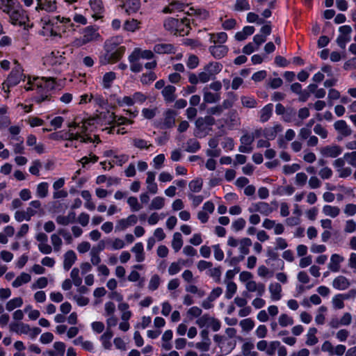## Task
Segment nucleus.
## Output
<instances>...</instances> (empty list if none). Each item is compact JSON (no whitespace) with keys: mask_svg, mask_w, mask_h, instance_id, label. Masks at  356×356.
<instances>
[{"mask_svg":"<svg viewBox=\"0 0 356 356\" xmlns=\"http://www.w3.org/2000/svg\"><path fill=\"white\" fill-rule=\"evenodd\" d=\"M51 242L55 252L60 250L63 242L58 234H53L51 236Z\"/></svg>","mask_w":356,"mask_h":356,"instance_id":"nucleus-57","label":"nucleus"},{"mask_svg":"<svg viewBox=\"0 0 356 356\" xmlns=\"http://www.w3.org/2000/svg\"><path fill=\"white\" fill-rule=\"evenodd\" d=\"M113 336L111 329H106V331L101 336L100 339L102 345L106 349H110L111 347V339Z\"/></svg>","mask_w":356,"mask_h":356,"instance_id":"nucleus-35","label":"nucleus"},{"mask_svg":"<svg viewBox=\"0 0 356 356\" xmlns=\"http://www.w3.org/2000/svg\"><path fill=\"white\" fill-rule=\"evenodd\" d=\"M23 300L20 297L15 298L13 299L10 300L6 305V308L8 311L10 312L15 309L17 307H19L22 305Z\"/></svg>","mask_w":356,"mask_h":356,"instance_id":"nucleus-49","label":"nucleus"},{"mask_svg":"<svg viewBox=\"0 0 356 356\" xmlns=\"http://www.w3.org/2000/svg\"><path fill=\"white\" fill-rule=\"evenodd\" d=\"M270 298L272 300L277 301L282 298V286L279 283H271L268 287Z\"/></svg>","mask_w":356,"mask_h":356,"instance_id":"nucleus-25","label":"nucleus"},{"mask_svg":"<svg viewBox=\"0 0 356 356\" xmlns=\"http://www.w3.org/2000/svg\"><path fill=\"white\" fill-rule=\"evenodd\" d=\"M12 23L16 24L17 23H21L22 19V10L15 8L12 11H10L8 14Z\"/></svg>","mask_w":356,"mask_h":356,"instance_id":"nucleus-41","label":"nucleus"},{"mask_svg":"<svg viewBox=\"0 0 356 356\" xmlns=\"http://www.w3.org/2000/svg\"><path fill=\"white\" fill-rule=\"evenodd\" d=\"M31 275L26 273H22L21 275L13 281L12 285L13 287L17 288L23 284L28 283L31 281Z\"/></svg>","mask_w":356,"mask_h":356,"instance_id":"nucleus-37","label":"nucleus"},{"mask_svg":"<svg viewBox=\"0 0 356 356\" xmlns=\"http://www.w3.org/2000/svg\"><path fill=\"white\" fill-rule=\"evenodd\" d=\"M140 22L137 19L127 20L123 25V29L127 31L134 32L140 29Z\"/></svg>","mask_w":356,"mask_h":356,"instance_id":"nucleus-39","label":"nucleus"},{"mask_svg":"<svg viewBox=\"0 0 356 356\" xmlns=\"http://www.w3.org/2000/svg\"><path fill=\"white\" fill-rule=\"evenodd\" d=\"M221 97L219 93H213L208 90V87L203 88V99L206 103L212 104L220 101Z\"/></svg>","mask_w":356,"mask_h":356,"instance_id":"nucleus-29","label":"nucleus"},{"mask_svg":"<svg viewBox=\"0 0 356 356\" xmlns=\"http://www.w3.org/2000/svg\"><path fill=\"white\" fill-rule=\"evenodd\" d=\"M183 245L181 234L179 232H175L173 235L172 247L175 252H178Z\"/></svg>","mask_w":356,"mask_h":356,"instance_id":"nucleus-46","label":"nucleus"},{"mask_svg":"<svg viewBox=\"0 0 356 356\" xmlns=\"http://www.w3.org/2000/svg\"><path fill=\"white\" fill-rule=\"evenodd\" d=\"M123 38L116 35L107 39L104 43V52L99 56V63L101 65L113 64L123 57L126 48L122 45Z\"/></svg>","mask_w":356,"mask_h":356,"instance_id":"nucleus-1","label":"nucleus"},{"mask_svg":"<svg viewBox=\"0 0 356 356\" xmlns=\"http://www.w3.org/2000/svg\"><path fill=\"white\" fill-rule=\"evenodd\" d=\"M245 289L248 292H257V296L259 297L262 296L266 291L264 284L261 282L257 283L254 280L248 282L245 284Z\"/></svg>","mask_w":356,"mask_h":356,"instance_id":"nucleus-16","label":"nucleus"},{"mask_svg":"<svg viewBox=\"0 0 356 356\" xmlns=\"http://www.w3.org/2000/svg\"><path fill=\"white\" fill-rule=\"evenodd\" d=\"M165 205V199L163 197L157 196L154 197L149 206L150 210H159Z\"/></svg>","mask_w":356,"mask_h":356,"instance_id":"nucleus-44","label":"nucleus"},{"mask_svg":"<svg viewBox=\"0 0 356 356\" xmlns=\"http://www.w3.org/2000/svg\"><path fill=\"white\" fill-rule=\"evenodd\" d=\"M209 51L214 58L220 59L227 55L229 48L224 44H213L209 47Z\"/></svg>","mask_w":356,"mask_h":356,"instance_id":"nucleus-13","label":"nucleus"},{"mask_svg":"<svg viewBox=\"0 0 356 356\" xmlns=\"http://www.w3.org/2000/svg\"><path fill=\"white\" fill-rule=\"evenodd\" d=\"M254 348V344L252 342H245L242 345L241 352L243 356H258V353L252 351Z\"/></svg>","mask_w":356,"mask_h":356,"instance_id":"nucleus-43","label":"nucleus"},{"mask_svg":"<svg viewBox=\"0 0 356 356\" xmlns=\"http://www.w3.org/2000/svg\"><path fill=\"white\" fill-rule=\"evenodd\" d=\"M248 211L250 213L259 212L263 215L268 216L273 211V209L268 203L259 202L252 203L248 208Z\"/></svg>","mask_w":356,"mask_h":356,"instance_id":"nucleus-11","label":"nucleus"},{"mask_svg":"<svg viewBox=\"0 0 356 356\" xmlns=\"http://www.w3.org/2000/svg\"><path fill=\"white\" fill-rule=\"evenodd\" d=\"M296 115V110L292 107H288L282 116V119L284 122H291L295 120Z\"/></svg>","mask_w":356,"mask_h":356,"instance_id":"nucleus-56","label":"nucleus"},{"mask_svg":"<svg viewBox=\"0 0 356 356\" xmlns=\"http://www.w3.org/2000/svg\"><path fill=\"white\" fill-rule=\"evenodd\" d=\"M138 222V217L131 214L126 218H122L117 221L115 225V231H124L127 227L136 225Z\"/></svg>","mask_w":356,"mask_h":356,"instance_id":"nucleus-8","label":"nucleus"},{"mask_svg":"<svg viewBox=\"0 0 356 356\" xmlns=\"http://www.w3.org/2000/svg\"><path fill=\"white\" fill-rule=\"evenodd\" d=\"M317 333V329L316 327H310L308 330L307 334L306 335L307 340L305 341L306 345L312 346L316 345L318 342V338L316 337V334Z\"/></svg>","mask_w":356,"mask_h":356,"instance_id":"nucleus-34","label":"nucleus"},{"mask_svg":"<svg viewBox=\"0 0 356 356\" xmlns=\"http://www.w3.org/2000/svg\"><path fill=\"white\" fill-rule=\"evenodd\" d=\"M140 59L138 54L134 49L128 57L129 62L130 63V70L133 72L138 73L142 71L143 65L139 62Z\"/></svg>","mask_w":356,"mask_h":356,"instance_id":"nucleus-15","label":"nucleus"},{"mask_svg":"<svg viewBox=\"0 0 356 356\" xmlns=\"http://www.w3.org/2000/svg\"><path fill=\"white\" fill-rule=\"evenodd\" d=\"M203 69L213 80L216 76L222 70V65L218 62H210L204 65Z\"/></svg>","mask_w":356,"mask_h":356,"instance_id":"nucleus-17","label":"nucleus"},{"mask_svg":"<svg viewBox=\"0 0 356 356\" xmlns=\"http://www.w3.org/2000/svg\"><path fill=\"white\" fill-rule=\"evenodd\" d=\"M36 10H44L48 13H52L57 9V2L56 0H36Z\"/></svg>","mask_w":356,"mask_h":356,"instance_id":"nucleus-12","label":"nucleus"},{"mask_svg":"<svg viewBox=\"0 0 356 356\" xmlns=\"http://www.w3.org/2000/svg\"><path fill=\"white\" fill-rule=\"evenodd\" d=\"M196 324L200 327H203L204 326H207L211 328V330L214 332L218 331L221 327L220 321L206 314L200 316L197 321Z\"/></svg>","mask_w":356,"mask_h":356,"instance_id":"nucleus-5","label":"nucleus"},{"mask_svg":"<svg viewBox=\"0 0 356 356\" xmlns=\"http://www.w3.org/2000/svg\"><path fill=\"white\" fill-rule=\"evenodd\" d=\"M282 131V127L280 124H275L272 127H268L265 128L263 130V136L267 139V140H274L277 134Z\"/></svg>","mask_w":356,"mask_h":356,"instance_id":"nucleus-21","label":"nucleus"},{"mask_svg":"<svg viewBox=\"0 0 356 356\" xmlns=\"http://www.w3.org/2000/svg\"><path fill=\"white\" fill-rule=\"evenodd\" d=\"M106 244L110 245L113 250H120L124 247V242L120 238H115L113 241L108 239Z\"/></svg>","mask_w":356,"mask_h":356,"instance_id":"nucleus-61","label":"nucleus"},{"mask_svg":"<svg viewBox=\"0 0 356 356\" xmlns=\"http://www.w3.org/2000/svg\"><path fill=\"white\" fill-rule=\"evenodd\" d=\"M42 21L43 22L42 35L51 37H61L60 34L58 32L59 28L58 22L63 24H68L71 22L70 18L60 17V16H57L51 19Z\"/></svg>","mask_w":356,"mask_h":356,"instance_id":"nucleus-3","label":"nucleus"},{"mask_svg":"<svg viewBox=\"0 0 356 356\" xmlns=\"http://www.w3.org/2000/svg\"><path fill=\"white\" fill-rule=\"evenodd\" d=\"M40 81L41 83L44 85V90H46L47 92H49L50 90H53L55 88V80L51 77H42L40 78Z\"/></svg>","mask_w":356,"mask_h":356,"instance_id":"nucleus-52","label":"nucleus"},{"mask_svg":"<svg viewBox=\"0 0 356 356\" xmlns=\"http://www.w3.org/2000/svg\"><path fill=\"white\" fill-rule=\"evenodd\" d=\"M15 63L17 65V66L13 69L12 72L7 78L6 81L3 84V89H5V86H6L8 88L11 86L17 85L22 79L23 75L22 70L21 67L19 66L17 60H15Z\"/></svg>","mask_w":356,"mask_h":356,"instance_id":"nucleus-6","label":"nucleus"},{"mask_svg":"<svg viewBox=\"0 0 356 356\" xmlns=\"http://www.w3.org/2000/svg\"><path fill=\"white\" fill-rule=\"evenodd\" d=\"M82 37L76 38L72 42V45L75 47H80L89 42L96 41L99 38L97 30L93 26H87L83 29Z\"/></svg>","mask_w":356,"mask_h":356,"instance_id":"nucleus-4","label":"nucleus"},{"mask_svg":"<svg viewBox=\"0 0 356 356\" xmlns=\"http://www.w3.org/2000/svg\"><path fill=\"white\" fill-rule=\"evenodd\" d=\"M344 159H346L349 165L356 168V151L345 153Z\"/></svg>","mask_w":356,"mask_h":356,"instance_id":"nucleus-64","label":"nucleus"},{"mask_svg":"<svg viewBox=\"0 0 356 356\" xmlns=\"http://www.w3.org/2000/svg\"><path fill=\"white\" fill-rule=\"evenodd\" d=\"M163 26L167 31L175 35H187L190 29V23L187 18L179 21L175 18L168 17L165 20Z\"/></svg>","mask_w":356,"mask_h":356,"instance_id":"nucleus-2","label":"nucleus"},{"mask_svg":"<svg viewBox=\"0 0 356 356\" xmlns=\"http://www.w3.org/2000/svg\"><path fill=\"white\" fill-rule=\"evenodd\" d=\"M9 330L17 334H26L29 332V325L23 322H14L9 325Z\"/></svg>","mask_w":356,"mask_h":356,"instance_id":"nucleus-19","label":"nucleus"},{"mask_svg":"<svg viewBox=\"0 0 356 356\" xmlns=\"http://www.w3.org/2000/svg\"><path fill=\"white\" fill-rule=\"evenodd\" d=\"M187 14L190 16H197L202 19H206L209 17V12L205 9L191 8Z\"/></svg>","mask_w":356,"mask_h":356,"instance_id":"nucleus-36","label":"nucleus"},{"mask_svg":"<svg viewBox=\"0 0 356 356\" xmlns=\"http://www.w3.org/2000/svg\"><path fill=\"white\" fill-rule=\"evenodd\" d=\"M273 105L268 104L263 107L259 111V120L260 122L264 123L270 118L273 114Z\"/></svg>","mask_w":356,"mask_h":356,"instance_id":"nucleus-31","label":"nucleus"},{"mask_svg":"<svg viewBox=\"0 0 356 356\" xmlns=\"http://www.w3.org/2000/svg\"><path fill=\"white\" fill-rule=\"evenodd\" d=\"M200 148V143L194 138L189 139L186 143L185 150L188 152H196Z\"/></svg>","mask_w":356,"mask_h":356,"instance_id":"nucleus-48","label":"nucleus"},{"mask_svg":"<svg viewBox=\"0 0 356 356\" xmlns=\"http://www.w3.org/2000/svg\"><path fill=\"white\" fill-rule=\"evenodd\" d=\"M239 251L241 255L248 254L249 253V247L252 245V241L249 238H243L239 241Z\"/></svg>","mask_w":356,"mask_h":356,"instance_id":"nucleus-42","label":"nucleus"},{"mask_svg":"<svg viewBox=\"0 0 356 356\" xmlns=\"http://www.w3.org/2000/svg\"><path fill=\"white\" fill-rule=\"evenodd\" d=\"M342 150L339 145H331L321 147L320 152L323 156L336 158L342 153Z\"/></svg>","mask_w":356,"mask_h":356,"instance_id":"nucleus-10","label":"nucleus"},{"mask_svg":"<svg viewBox=\"0 0 356 356\" xmlns=\"http://www.w3.org/2000/svg\"><path fill=\"white\" fill-rule=\"evenodd\" d=\"M176 88L173 86L168 85L163 89L161 93L163 96L164 100L167 103L173 102L176 99L175 95Z\"/></svg>","mask_w":356,"mask_h":356,"instance_id":"nucleus-23","label":"nucleus"},{"mask_svg":"<svg viewBox=\"0 0 356 356\" xmlns=\"http://www.w3.org/2000/svg\"><path fill=\"white\" fill-rule=\"evenodd\" d=\"M70 277L72 280L73 284L76 286H79L82 283V279L79 277V270L77 268H74L71 273H70Z\"/></svg>","mask_w":356,"mask_h":356,"instance_id":"nucleus-62","label":"nucleus"},{"mask_svg":"<svg viewBox=\"0 0 356 356\" xmlns=\"http://www.w3.org/2000/svg\"><path fill=\"white\" fill-rule=\"evenodd\" d=\"M49 193V184L47 182H41L36 187V195L40 198H44Z\"/></svg>","mask_w":356,"mask_h":356,"instance_id":"nucleus-38","label":"nucleus"},{"mask_svg":"<svg viewBox=\"0 0 356 356\" xmlns=\"http://www.w3.org/2000/svg\"><path fill=\"white\" fill-rule=\"evenodd\" d=\"M125 8L127 14L131 15L136 13L140 8V0H127L122 6Z\"/></svg>","mask_w":356,"mask_h":356,"instance_id":"nucleus-26","label":"nucleus"},{"mask_svg":"<svg viewBox=\"0 0 356 356\" xmlns=\"http://www.w3.org/2000/svg\"><path fill=\"white\" fill-rule=\"evenodd\" d=\"M226 283V292L225 297L227 299H231L236 293L237 290L236 284L232 281H225Z\"/></svg>","mask_w":356,"mask_h":356,"instance_id":"nucleus-45","label":"nucleus"},{"mask_svg":"<svg viewBox=\"0 0 356 356\" xmlns=\"http://www.w3.org/2000/svg\"><path fill=\"white\" fill-rule=\"evenodd\" d=\"M132 142L133 145L139 149H147L152 145V144L148 143V141L139 138H133Z\"/></svg>","mask_w":356,"mask_h":356,"instance_id":"nucleus-50","label":"nucleus"},{"mask_svg":"<svg viewBox=\"0 0 356 356\" xmlns=\"http://www.w3.org/2000/svg\"><path fill=\"white\" fill-rule=\"evenodd\" d=\"M156 79V74L153 72H149L147 74H143L140 78V81L143 85L149 84L151 82Z\"/></svg>","mask_w":356,"mask_h":356,"instance_id":"nucleus-63","label":"nucleus"},{"mask_svg":"<svg viewBox=\"0 0 356 356\" xmlns=\"http://www.w3.org/2000/svg\"><path fill=\"white\" fill-rule=\"evenodd\" d=\"M343 261V257L338 254H333L331 256L328 268L332 272H338L340 270V264Z\"/></svg>","mask_w":356,"mask_h":356,"instance_id":"nucleus-27","label":"nucleus"},{"mask_svg":"<svg viewBox=\"0 0 356 356\" xmlns=\"http://www.w3.org/2000/svg\"><path fill=\"white\" fill-rule=\"evenodd\" d=\"M334 127L343 136H348L352 134L351 129L348 126L345 120H341L335 122Z\"/></svg>","mask_w":356,"mask_h":356,"instance_id":"nucleus-22","label":"nucleus"},{"mask_svg":"<svg viewBox=\"0 0 356 356\" xmlns=\"http://www.w3.org/2000/svg\"><path fill=\"white\" fill-rule=\"evenodd\" d=\"M56 221L58 225L66 226L70 223H74L76 221V213L70 211L67 216H58Z\"/></svg>","mask_w":356,"mask_h":356,"instance_id":"nucleus-24","label":"nucleus"},{"mask_svg":"<svg viewBox=\"0 0 356 356\" xmlns=\"http://www.w3.org/2000/svg\"><path fill=\"white\" fill-rule=\"evenodd\" d=\"M90 5L95 14H100L103 12L104 7L102 0H90Z\"/></svg>","mask_w":356,"mask_h":356,"instance_id":"nucleus-60","label":"nucleus"},{"mask_svg":"<svg viewBox=\"0 0 356 356\" xmlns=\"http://www.w3.org/2000/svg\"><path fill=\"white\" fill-rule=\"evenodd\" d=\"M209 40L213 44H223L227 40V34L225 32L209 33Z\"/></svg>","mask_w":356,"mask_h":356,"instance_id":"nucleus-32","label":"nucleus"},{"mask_svg":"<svg viewBox=\"0 0 356 356\" xmlns=\"http://www.w3.org/2000/svg\"><path fill=\"white\" fill-rule=\"evenodd\" d=\"M350 286V281L344 276L339 275L332 281V286L338 290H346Z\"/></svg>","mask_w":356,"mask_h":356,"instance_id":"nucleus-20","label":"nucleus"},{"mask_svg":"<svg viewBox=\"0 0 356 356\" xmlns=\"http://www.w3.org/2000/svg\"><path fill=\"white\" fill-rule=\"evenodd\" d=\"M177 113L172 109L166 110L163 113V122L162 124V129H170L175 124V118Z\"/></svg>","mask_w":356,"mask_h":356,"instance_id":"nucleus-14","label":"nucleus"},{"mask_svg":"<svg viewBox=\"0 0 356 356\" xmlns=\"http://www.w3.org/2000/svg\"><path fill=\"white\" fill-rule=\"evenodd\" d=\"M278 323L282 327H286L293 324V319L286 314H282L278 318Z\"/></svg>","mask_w":356,"mask_h":356,"instance_id":"nucleus-55","label":"nucleus"},{"mask_svg":"<svg viewBox=\"0 0 356 356\" xmlns=\"http://www.w3.org/2000/svg\"><path fill=\"white\" fill-rule=\"evenodd\" d=\"M250 9V5L248 0H236L234 10L238 12L246 11Z\"/></svg>","mask_w":356,"mask_h":356,"instance_id":"nucleus-51","label":"nucleus"},{"mask_svg":"<svg viewBox=\"0 0 356 356\" xmlns=\"http://www.w3.org/2000/svg\"><path fill=\"white\" fill-rule=\"evenodd\" d=\"M116 78L115 73L113 72H106L103 76V86L105 88H109L111 84Z\"/></svg>","mask_w":356,"mask_h":356,"instance_id":"nucleus-53","label":"nucleus"},{"mask_svg":"<svg viewBox=\"0 0 356 356\" xmlns=\"http://www.w3.org/2000/svg\"><path fill=\"white\" fill-rule=\"evenodd\" d=\"M239 324L242 330L247 332L252 330L254 327V322L250 318L241 320Z\"/></svg>","mask_w":356,"mask_h":356,"instance_id":"nucleus-58","label":"nucleus"},{"mask_svg":"<svg viewBox=\"0 0 356 356\" xmlns=\"http://www.w3.org/2000/svg\"><path fill=\"white\" fill-rule=\"evenodd\" d=\"M127 203L132 211H138L143 208L142 205L138 202L137 197L134 196L128 198Z\"/></svg>","mask_w":356,"mask_h":356,"instance_id":"nucleus-59","label":"nucleus"},{"mask_svg":"<svg viewBox=\"0 0 356 356\" xmlns=\"http://www.w3.org/2000/svg\"><path fill=\"white\" fill-rule=\"evenodd\" d=\"M195 126L194 135L198 138L205 137L211 129L203 121L202 117H200L195 120Z\"/></svg>","mask_w":356,"mask_h":356,"instance_id":"nucleus-9","label":"nucleus"},{"mask_svg":"<svg viewBox=\"0 0 356 356\" xmlns=\"http://www.w3.org/2000/svg\"><path fill=\"white\" fill-rule=\"evenodd\" d=\"M76 259V256L73 250H68L64 255L63 268L69 270Z\"/></svg>","mask_w":356,"mask_h":356,"instance_id":"nucleus-30","label":"nucleus"},{"mask_svg":"<svg viewBox=\"0 0 356 356\" xmlns=\"http://www.w3.org/2000/svg\"><path fill=\"white\" fill-rule=\"evenodd\" d=\"M323 212L325 216L335 218L339 214L340 209L335 206L325 205L323 208Z\"/></svg>","mask_w":356,"mask_h":356,"instance_id":"nucleus-40","label":"nucleus"},{"mask_svg":"<svg viewBox=\"0 0 356 356\" xmlns=\"http://www.w3.org/2000/svg\"><path fill=\"white\" fill-rule=\"evenodd\" d=\"M241 104L244 107L253 108L257 106V101L251 97L242 96L241 97Z\"/></svg>","mask_w":356,"mask_h":356,"instance_id":"nucleus-47","label":"nucleus"},{"mask_svg":"<svg viewBox=\"0 0 356 356\" xmlns=\"http://www.w3.org/2000/svg\"><path fill=\"white\" fill-rule=\"evenodd\" d=\"M131 252L135 254L136 261L141 262L145 259L144 249L142 243H136L132 248Z\"/></svg>","mask_w":356,"mask_h":356,"instance_id":"nucleus-33","label":"nucleus"},{"mask_svg":"<svg viewBox=\"0 0 356 356\" xmlns=\"http://www.w3.org/2000/svg\"><path fill=\"white\" fill-rule=\"evenodd\" d=\"M34 81H35L34 84L35 86V90L37 91L38 94L40 95V96L36 98V102L41 103L48 99L49 95L46 90H44V85L41 83L39 77L34 78Z\"/></svg>","mask_w":356,"mask_h":356,"instance_id":"nucleus-18","label":"nucleus"},{"mask_svg":"<svg viewBox=\"0 0 356 356\" xmlns=\"http://www.w3.org/2000/svg\"><path fill=\"white\" fill-rule=\"evenodd\" d=\"M213 341L220 348L221 352L225 353V354L229 353L235 346V343L229 341L225 337L219 334L214 335Z\"/></svg>","mask_w":356,"mask_h":356,"instance_id":"nucleus-7","label":"nucleus"},{"mask_svg":"<svg viewBox=\"0 0 356 356\" xmlns=\"http://www.w3.org/2000/svg\"><path fill=\"white\" fill-rule=\"evenodd\" d=\"M154 51L156 54H172L175 49L171 44L159 43L154 45Z\"/></svg>","mask_w":356,"mask_h":356,"instance_id":"nucleus-28","label":"nucleus"},{"mask_svg":"<svg viewBox=\"0 0 356 356\" xmlns=\"http://www.w3.org/2000/svg\"><path fill=\"white\" fill-rule=\"evenodd\" d=\"M202 186L203 181L202 179L192 180L188 184L190 190L193 193L200 192L202 188Z\"/></svg>","mask_w":356,"mask_h":356,"instance_id":"nucleus-54","label":"nucleus"}]
</instances>
